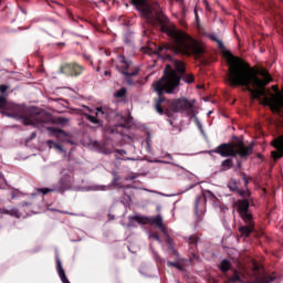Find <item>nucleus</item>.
I'll use <instances>...</instances> for the list:
<instances>
[{
	"mask_svg": "<svg viewBox=\"0 0 283 283\" xmlns=\"http://www.w3.org/2000/svg\"><path fill=\"white\" fill-rule=\"evenodd\" d=\"M147 34V31H143V36H145Z\"/></svg>",
	"mask_w": 283,
	"mask_h": 283,
	"instance_id": "nucleus-45",
	"label": "nucleus"
},
{
	"mask_svg": "<svg viewBox=\"0 0 283 283\" xmlns=\"http://www.w3.org/2000/svg\"><path fill=\"white\" fill-rule=\"evenodd\" d=\"M48 132H51V134H54V136H56V138L62 142L67 140V137L70 136L67 132L56 127H48Z\"/></svg>",
	"mask_w": 283,
	"mask_h": 283,
	"instance_id": "nucleus-15",
	"label": "nucleus"
},
{
	"mask_svg": "<svg viewBox=\"0 0 283 283\" xmlns=\"http://www.w3.org/2000/svg\"><path fill=\"white\" fill-rule=\"evenodd\" d=\"M151 238H154V240H156L157 242H163V240H160V237L158 235V233H153Z\"/></svg>",
	"mask_w": 283,
	"mask_h": 283,
	"instance_id": "nucleus-37",
	"label": "nucleus"
},
{
	"mask_svg": "<svg viewBox=\"0 0 283 283\" xmlns=\"http://www.w3.org/2000/svg\"><path fill=\"white\" fill-rule=\"evenodd\" d=\"M115 151H116V154H119V156H125V154H127V151H125L123 149H116Z\"/></svg>",
	"mask_w": 283,
	"mask_h": 283,
	"instance_id": "nucleus-38",
	"label": "nucleus"
},
{
	"mask_svg": "<svg viewBox=\"0 0 283 283\" xmlns=\"http://www.w3.org/2000/svg\"><path fill=\"white\" fill-rule=\"evenodd\" d=\"M56 271L59 273L60 280L62 283H70L67 276L65 275V270H63V264L61 263V259L56 258Z\"/></svg>",
	"mask_w": 283,
	"mask_h": 283,
	"instance_id": "nucleus-18",
	"label": "nucleus"
},
{
	"mask_svg": "<svg viewBox=\"0 0 283 283\" xmlns=\"http://www.w3.org/2000/svg\"><path fill=\"white\" fill-rule=\"evenodd\" d=\"M119 127L127 129V127H129V120L127 118H124V123H119L118 125H115V126H109L106 129V132L107 134H120V130H118Z\"/></svg>",
	"mask_w": 283,
	"mask_h": 283,
	"instance_id": "nucleus-17",
	"label": "nucleus"
},
{
	"mask_svg": "<svg viewBox=\"0 0 283 283\" xmlns=\"http://www.w3.org/2000/svg\"><path fill=\"white\" fill-rule=\"evenodd\" d=\"M65 216H75L73 212L62 211Z\"/></svg>",
	"mask_w": 283,
	"mask_h": 283,
	"instance_id": "nucleus-41",
	"label": "nucleus"
},
{
	"mask_svg": "<svg viewBox=\"0 0 283 283\" xmlns=\"http://www.w3.org/2000/svg\"><path fill=\"white\" fill-rule=\"evenodd\" d=\"M228 81L231 87H245L252 95V98L260 101L263 107H270L272 114H280L283 109V97L280 93H270L266 96V85L271 83L269 71L260 69L255 71L249 63L240 57H233L229 61ZM274 149L271 153L273 160L283 158V135L272 142Z\"/></svg>",
	"mask_w": 283,
	"mask_h": 283,
	"instance_id": "nucleus-1",
	"label": "nucleus"
},
{
	"mask_svg": "<svg viewBox=\"0 0 283 283\" xmlns=\"http://www.w3.org/2000/svg\"><path fill=\"white\" fill-rule=\"evenodd\" d=\"M167 265L168 266H172L174 269H177L178 271H185V268H182L180 265V263H176V262H172V261H168L167 262Z\"/></svg>",
	"mask_w": 283,
	"mask_h": 283,
	"instance_id": "nucleus-30",
	"label": "nucleus"
},
{
	"mask_svg": "<svg viewBox=\"0 0 283 283\" xmlns=\"http://www.w3.org/2000/svg\"><path fill=\"white\" fill-rule=\"evenodd\" d=\"M237 193H239V196H241L242 198H249V196H251V192L241 189H239V192Z\"/></svg>",
	"mask_w": 283,
	"mask_h": 283,
	"instance_id": "nucleus-33",
	"label": "nucleus"
},
{
	"mask_svg": "<svg viewBox=\"0 0 283 283\" xmlns=\"http://www.w3.org/2000/svg\"><path fill=\"white\" fill-rule=\"evenodd\" d=\"M208 39H210V41H213L214 43H217L219 50H224V43L220 39H218V36H216V34L210 33L208 35Z\"/></svg>",
	"mask_w": 283,
	"mask_h": 283,
	"instance_id": "nucleus-23",
	"label": "nucleus"
},
{
	"mask_svg": "<svg viewBox=\"0 0 283 283\" xmlns=\"http://www.w3.org/2000/svg\"><path fill=\"white\" fill-rule=\"evenodd\" d=\"M210 155L219 154L222 158H247L253 154V147L244 145L243 140L238 139L237 142L229 144L224 143L209 151Z\"/></svg>",
	"mask_w": 283,
	"mask_h": 283,
	"instance_id": "nucleus-5",
	"label": "nucleus"
},
{
	"mask_svg": "<svg viewBox=\"0 0 283 283\" xmlns=\"http://www.w3.org/2000/svg\"><path fill=\"white\" fill-rule=\"evenodd\" d=\"M86 120H90V123H93V125H103V122L99 118H105L106 120H114L116 116H118V112L112 111L109 108H102L98 107L95 116L86 114Z\"/></svg>",
	"mask_w": 283,
	"mask_h": 283,
	"instance_id": "nucleus-11",
	"label": "nucleus"
},
{
	"mask_svg": "<svg viewBox=\"0 0 283 283\" xmlns=\"http://www.w3.org/2000/svg\"><path fill=\"white\" fill-rule=\"evenodd\" d=\"M0 92L1 94H6L8 92V85H0Z\"/></svg>",
	"mask_w": 283,
	"mask_h": 283,
	"instance_id": "nucleus-36",
	"label": "nucleus"
},
{
	"mask_svg": "<svg viewBox=\"0 0 283 283\" xmlns=\"http://www.w3.org/2000/svg\"><path fill=\"white\" fill-rule=\"evenodd\" d=\"M184 240L188 244L190 262H195V260H200V253L198 252V242H200V237H198L197 234H191L189 237H185Z\"/></svg>",
	"mask_w": 283,
	"mask_h": 283,
	"instance_id": "nucleus-14",
	"label": "nucleus"
},
{
	"mask_svg": "<svg viewBox=\"0 0 283 283\" xmlns=\"http://www.w3.org/2000/svg\"><path fill=\"white\" fill-rule=\"evenodd\" d=\"M81 185L76 184L74 177L67 170L61 171V177L57 184L54 185L55 193H65V191H78Z\"/></svg>",
	"mask_w": 283,
	"mask_h": 283,
	"instance_id": "nucleus-7",
	"label": "nucleus"
},
{
	"mask_svg": "<svg viewBox=\"0 0 283 283\" xmlns=\"http://www.w3.org/2000/svg\"><path fill=\"white\" fill-rule=\"evenodd\" d=\"M168 105L171 112H174L175 114H178L180 112H189L190 114H193V104L187 98L168 101Z\"/></svg>",
	"mask_w": 283,
	"mask_h": 283,
	"instance_id": "nucleus-13",
	"label": "nucleus"
},
{
	"mask_svg": "<svg viewBox=\"0 0 283 283\" xmlns=\"http://www.w3.org/2000/svg\"><path fill=\"white\" fill-rule=\"evenodd\" d=\"M130 220H134V222H138V224H155V227L159 229L161 233H167V228L163 223V217H160V214H157L156 217H150V218L135 216V217H132Z\"/></svg>",
	"mask_w": 283,
	"mask_h": 283,
	"instance_id": "nucleus-12",
	"label": "nucleus"
},
{
	"mask_svg": "<svg viewBox=\"0 0 283 283\" xmlns=\"http://www.w3.org/2000/svg\"><path fill=\"white\" fill-rule=\"evenodd\" d=\"M168 251L170 255H175L176 258H178L179 253L178 250H176V243L168 245Z\"/></svg>",
	"mask_w": 283,
	"mask_h": 283,
	"instance_id": "nucleus-28",
	"label": "nucleus"
},
{
	"mask_svg": "<svg viewBox=\"0 0 283 283\" xmlns=\"http://www.w3.org/2000/svg\"><path fill=\"white\" fill-rule=\"evenodd\" d=\"M228 189H230V191H233V193H240V186L238 184V180L230 179L228 181Z\"/></svg>",
	"mask_w": 283,
	"mask_h": 283,
	"instance_id": "nucleus-20",
	"label": "nucleus"
},
{
	"mask_svg": "<svg viewBox=\"0 0 283 283\" xmlns=\"http://www.w3.org/2000/svg\"><path fill=\"white\" fill-rule=\"evenodd\" d=\"M242 178L244 180V184L245 185H249V178H247V175L245 174H242Z\"/></svg>",
	"mask_w": 283,
	"mask_h": 283,
	"instance_id": "nucleus-39",
	"label": "nucleus"
},
{
	"mask_svg": "<svg viewBox=\"0 0 283 283\" xmlns=\"http://www.w3.org/2000/svg\"><path fill=\"white\" fill-rule=\"evenodd\" d=\"M219 269L221 273H228L231 269V262L229 260H222Z\"/></svg>",
	"mask_w": 283,
	"mask_h": 283,
	"instance_id": "nucleus-21",
	"label": "nucleus"
},
{
	"mask_svg": "<svg viewBox=\"0 0 283 283\" xmlns=\"http://www.w3.org/2000/svg\"><path fill=\"white\" fill-rule=\"evenodd\" d=\"M95 147L98 149L99 154H105L106 156L108 154H112V149L107 148L105 146V144H101V143L96 142Z\"/></svg>",
	"mask_w": 283,
	"mask_h": 283,
	"instance_id": "nucleus-22",
	"label": "nucleus"
},
{
	"mask_svg": "<svg viewBox=\"0 0 283 283\" xmlns=\"http://www.w3.org/2000/svg\"><path fill=\"white\" fill-rule=\"evenodd\" d=\"M135 8L140 12L143 19L149 25H160L161 32L170 38L171 44H164L158 48V54H165V50H172L175 54L182 56H200L205 50L196 39L187 32L178 30L176 25H169V18L164 15L158 2L149 3L148 0H130Z\"/></svg>",
	"mask_w": 283,
	"mask_h": 283,
	"instance_id": "nucleus-2",
	"label": "nucleus"
},
{
	"mask_svg": "<svg viewBox=\"0 0 283 283\" xmlns=\"http://www.w3.org/2000/svg\"><path fill=\"white\" fill-rule=\"evenodd\" d=\"M30 205H32V203H28V201H22V202H21V206H22V207H30Z\"/></svg>",
	"mask_w": 283,
	"mask_h": 283,
	"instance_id": "nucleus-40",
	"label": "nucleus"
},
{
	"mask_svg": "<svg viewBox=\"0 0 283 283\" xmlns=\"http://www.w3.org/2000/svg\"><path fill=\"white\" fill-rule=\"evenodd\" d=\"M233 167V159H226L221 163V171H229Z\"/></svg>",
	"mask_w": 283,
	"mask_h": 283,
	"instance_id": "nucleus-24",
	"label": "nucleus"
},
{
	"mask_svg": "<svg viewBox=\"0 0 283 283\" xmlns=\"http://www.w3.org/2000/svg\"><path fill=\"white\" fill-rule=\"evenodd\" d=\"M167 59H169V61H171V55H166Z\"/></svg>",
	"mask_w": 283,
	"mask_h": 283,
	"instance_id": "nucleus-44",
	"label": "nucleus"
},
{
	"mask_svg": "<svg viewBox=\"0 0 283 283\" xmlns=\"http://www.w3.org/2000/svg\"><path fill=\"white\" fill-rule=\"evenodd\" d=\"M244 274L238 270L233 271L231 276L226 275V283H242Z\"/></svg>",
	"mask_w": 283,
	"mask_h": 283,
	"instance_id": "nucleus-16",
	"label": "nucleus"
},
{
	"mask_svg": "<svg viewBox=\"0 0 283 283\" xmlns=\"http://www.w3.org/2000/svg\"><path fill=\"white\" fill-rule=\"evenodd\" d=\"M171 64H167L164 70V75L160 80L153 84L154 92L158 94V98H155V109L158 114H165L163 103L167 101L163 94H174V91L180 85V81L191 84L196 81L193 74H187V66L185 62L175 60ZM175 67V69H174Z\"/></svg>",
	"mask_w": 283,
	"mask_h": 283,
	"instance_id": "nucleus-3",
	"label": "nucleus"
},
{
	"mask_svg": "<svg viewBox=\"0 0 283 283\" xmlns=\"http://www.w3.org/2000/svg\"><path fill=\"white\" fill-rule=\"evenodd\" d=\"M271 282H275V276L265 275L260 281V283H271Z\"/></svg>",
	"mask_w": 283,
	"mask_h": 283,
	"instance_id": "nucleus-32",
	"label": "nucleus"
},
{
	"mask_svg": "<svg viewBox=\"0 0 283 283\" xmlns=\"http://www.w3.org/2000/svg\"><path fill=\"white\" fill-rule=\"evenodd\" d=\"M198 127H199V129H200L201 132H203V130H202V124L198 123Z\"/></svg>",
	"mask_w": 283,
	"mask_h": 283,
	"instance_id": "nucleus-43",
	"label": "nucleus"
},
{
	"mask_svg": "<svg viewBox=\"0 0 283 283\" xmlns=\"http://www.w3.org/2000/svg\"><path fill=\"white\" fill-rule=\"evenodd\" d=\"M166 244L171 245V244H176V243L174 242V239L171 237L167 235L166 237Z\"/></svg>",
	"mask_w": 283,
	"mask_h": 283,
	"instance_id": "nucleus-35",
	"label": "nucleus"
},
{
	"mask_svg": "<svg viewBox=\"0 0 283 283\" xmlns=\"http://www.w3.org/2000/svg\"><path fill=\"white\" fill-rule=\"evenodd\" d=\"M46 145L50 147V149L54 148V149H57V151H63V146H61L60 144H56L52 139L48 140Z\"/></svg>",
	"mask_w": 283,
	"mask_h": 283,
	"instance_id": "nucleus-25",
	"label": "nucleus"
},
{
	"mask_svg": "<svg viewBox=\"0 0 283 283\" xmlns=\"http://www.w3.org/2000/svg\"><path fill=\"white\" fill-rule=\"evenodd\" d=\"M0 213L4 216H12L13 218H21V214L19 213V209L13 208V209H6V208H0Z\"/></svg>",
	"mask_w": 283,
	"mask_h": 283,
	"instance_id": "nucleus-19",
	"label": "nucleus"
},
{
	"mask_svg": "<svg viewBox=\"0 0 283 283\" xmlns=\"http://www.w3.org/2000/svg\"><path fill=\"white\" fill-rule=\"evenodd\" d=\"M39 193H43V196H46V193H56V190H54V185L51 188H38Z\"/></svg>",
	"mask_w": 283,
	"mask_h": 283,
	"instance_id": "nucleus-26",
	"label": "nucleus"
},
{
	"mask_svg": "<svg viewBox=\"0 0 283 283\" xmlns=\"http://www.w3.org/2000/svg\"><path fill=\"white\" fill-rule=\"evenodd\" d=\"M67 123H70V119L66 117H57L55 119L56 125H67Z\"/></svg>",
	"mask_w": 283,
	"mask_h": 283,
	"instance_id": "nucleus-31",
	"label": "nucleus"
},
{
	"mask_svg": "<svg viewBox=\"0 0 283 283\" xmlns=\"http://www.w3.org/2000/svg\"><path fill=\"white\" fill-rule=\"evenodd\" d=\"M111 75H112V72H109V71L104 72V76H111Z\"/></svg>",
	"mask_w": 283,
	"mask_h": 283,
	"instance_id": "nucleus-42",
	"label": "nucleus"
},
{
	"mask_svg": "<svg viewBox=\"0 0 283 283\" xmlns=\"http://www.w3.org/2000/svg\"><path fill=\"white\" fill-rule=\"evenodd\" d=\"M85 59H87V61H90V56H85Z\"/></svg>",
	"mask_w": 283,
	"mask_h": 283,
	"instance_id": "nucleus-46",
	"label": "nucleus"
},
{
	"mask_svg": "<svg viewBox=\"0 0 283 283\" xmlns=\"http://www.w3.org/2000/svg\"><path fill=\"white\" fill-rule=\"evenodd\" d=\"M85 72V66L78 62H64L59 67V74L71 76V78H78Z\"/></svg>",
	"mask_w": 283,
	"mask_h": 283,
	"instance_id": "nucleus-10",
	"label": "nucleus"
},
{
	"mask_svg": "<svg viewBox=\"0 0 283 283\" xmlns=\"http://www.w3.org/2000/svg\"><path fill=\"white\" fill-rule=\"evenodd\" d=\"M0 109H6L7 116L22 120L23 125L39 127L51 123L52 116L46 112H39L36 108H28L24 105L8 104L4 96H0Z\"/></svg>",
	"mask_w": 283,
	"mask_h": 283,
	"instance_id": "nucleus-4",
	"label": "nucleus"
},
{
	"mask_svg": "<svg viewBox=\"0 0 283 283\" xmlns=\"http://www.w3.org/2000/svg\"><path fill=\"white\" fill-rule=\"evenodd\" d=\"M133 62L130 60L125 59V55L118 54L116 57V70L124 76H126V81L128 85H134V81H132V76H138V72L140 69L135 67L133 71H129L132 67Z\"/></svg>",
	"mask_w": 283,
	"mask_h": 283,
	"instance_id": "nucleus-8",
	"label": "nucleus"
},
{
	"mask_svg": "<svg viewBox=\"0 0 283 283\" xmlns=\"http://www.w3.org/2000/svg\"><path fill=\"white\" fill-rule=\"evenodd\" d=\"M250 207L251 203L248 199L238 200V212L244 222V226L239 227V233L242 238H250L255 232V221H253V214L249 212Z\"/></svg>",
	"mask_w": 283,
	"mask_h": 283,
	"instance_id": "nucleus-6",
	"label": "nucleus"
},
{
	"mask_svg": "<svg viewBox=\"0 0 283 283\" xmlns=\"http://www.w3.org/2000/svg\"><path fill=\"white\" fill-rule=\"evenodd\" d=\"M120 177L118 175H115V177L113 178L112 185L113 187H120L124 188L125 186L120 185Z\"/></svg>",
	"mask_w": 283,
	"mask_h": 283,
	"instance_id": "nucleus-29",
	"label": "nucleus"
},
{
	"mask_svg": "<svg viewBox=\"0 0 283 283\" xmlns=\"http://www.w3.org/2000/svg\"><path fill=\"white\" fill-rule=\"evenodd\" d=\"M115 98H125V96H127V88L122 87L119 88L115 94H114Z\"/></svg>",
	"mask_w": 283,
	"mask_h": 283,
	"instance_id": "nucleus-27",
	"label": "nucleus"
},
{
	"mask_svg": "<svg viewBox=\"0 0 283 283\" xmlns=\"http://www.w3.org/2000/svg\"><path fill=\"white\" fill-rule=\"evenodd\" d=\"M36 138V132L31 133V135L27 138V143H31V140H34Z\"/></svg>",
	"mask_w": 283,
	"mask_h": 283,
	"instance_id": "nucleus-34",
	"label": "nucleus"
},
{
	"mask_svg": "<svg viewBox=\"0 0 283 283\" xmlns=\"http://www.w3.org/2000/svg\"><path fill=\"white\" fill-rule=\"evenodd\" d=\"M207 198L209 200H216V195L210 190H202L201 195L196 198L195 201V216H196V223L200 224L205 212L207 211Z\"/></svg>",
	"mask_w": 283,
	"mask_h": 283,
	"instance_id": "nucleus-9",
	"label": "nucleus"
}]
</instances>
